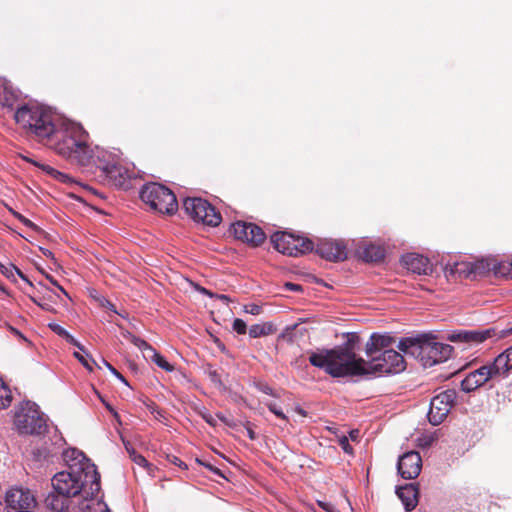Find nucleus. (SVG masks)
Listing matches in <instances>:
<instances>
[{
  "label": "nucleus",
  "instance_id": "46",
  "mask_svg": "<svg viewBox=\"0 0 512 512\" xmlns=\"http://www.w3.org/2000/svg\"><path fill=\"white\" fill-rule=\"evenodd\" d=\"M167 460L178 466L179 468H181L182 470H187L188 469V466L185 462H183L180 458H178L177 456L175 455H167Z\"/></svg>",
  "mask_w": 512,
  "mask_h": 512
},
{
  "label": "nucleus",
  "instance_id": "60",
  "mask_svg": "<svg viewBox=\"0 0 512 512\" xmlns=\"http://www.w3.org/2000/svg\"><path fill=\"white\" fill-rule=\"evenodd\" d=\"M43 254L47 257L53 256V253L48 249H43Z\"/></svg>",
  "mask_w": 512,
  "mask_h": 512
},
{
  "label": "nucleus",
  "instance_id": "7",
  "mask_svg": "<svg viewBox=\"0 0 512 512\" xmlns=\"http://www.w3.org/2000/svg\"><path fill=\"white\" fill-rule=\"evenodd\" d=\"M140 198L151 210L160 214L173 215L178 210L174 192L159 183L150 182L143 185L140 190Z\"/></svg>",
  "mask_w": 512,
  "mask_h": 512
},
{
  "label": "nucleus",
  "instance_id": "21",
  "mask_svg": "<svg viewBox=\"0 0 512 512\" xmlns=\"http://www.w3.org/2000/svg\"><path fill=\"white\" fill-rule=\"evenodd\" d=\"M395 342L394 337L390 333H372L369 340L365 345V353L367 356L381 353L393 345Z\"/></svg>",
  "mask_w": 512,
  "mask_h": 512
},
{
  "label": "nucleus",
  "instance_id": "55",
  "mask_svg": "<svg viewBox=\"0 0 512 512\" xmlns=\"http://www.w3.org/2000/svg\"><path fill=\"white\" fill-rule=\"evenodd\" d=\"M246 430H247V435H248L249 439L255 440L256 433L250 427H247Z\"/></svg>",
  "mask_w": 512,
  "mask_h": 512
},
{
  "label": "nucleus",
  "instance_id": "16",
  "mask_svg": "<svg viewBox=\"0 0 512 512\" xmlns=\"http://www.w3.org/2000/svg\"><path fill=\"white\" fill-rule=\"evenodd\" d=\"M231 231L236 239L253 246L260 245L266 238L264 231L253 223L237 221L231 225Z\"/></svg>",
  "mask_w": 512,
  "mask_h": 512
},
{
  "label": "nucleus",
  "instance_id": "22",
  "mask_svg": "<svg viewBox=\"0 0 512 512\" xmlns=\"http://www.w3.org/2000/svg\"><path fill=\"white\" fill-rule=\"evenodd\" d=\"M396 494L401 500L406 511H412L418 504L419 490L416 484L409 483L396 489Z\"/></svg>",
  "mask_w": 512,
  "mask_h": 512
},
{
  "label": "nucleus",
  "instance_id": "49",
  "mask_svg": "<svg viewBox=\"0 0 512 512\" xmlns=\"http://www.w3.org/2000/svg\"><path fill=\"white\" fill-rule=\"evenodd\" d=\"M284 288L286 290L292 291V292H302L303 287L300 284L292 283V282H286L284 284Z\"/></svg>",
  "mask_w": 512,
  "mask_h": 512
},
{
  "label": "nucleus",
  "instance_id": "37",
  "mask_svg": "<svg viewBox=\"0 0 512 512\" xmlns=\"http://www.w3.org/2000/svg\"><path fill=\"white\" fill-rule=\"evenodd\" d=\"M267 408L278 418L287 421V416L283 413L282 409L274 402H267Z\"/></svg>",
  "mask_w": 512,
  "mask_h": 512
},
{
  "label": "nucleus",
  "instance_id": "2",
  "mask_svg": "<svg viewBox=\"0 0 512 512\" xmlns=\"http://www.w3.org/2000/svg\"><path fill=\"white\" fill-rule=\"evenodd\" d=\"M89 135L80 124L63 121L53 139L45 144L60 156L76 162L81 166H90L95 155V148L88 144Z\"/></svg>",
  "mask_w": 512,
  "mask_h": 512
},
{
  "label": "nucleus",
  "instance_id": "27",
  "mask_svg": "<svg viewBox=\"0 0 512 512\" xmlns=\"http://www.w3.org/2000/svg\"><path fill=\"white\" fill-rule=\"evenodd\" d=\"M248 332L251 338H259L274 334L276 332V327L272 322H265L250 326Z\"/></svg>",
  "mask_w": 512,
  "mask_h": 512
},
{
  "label": "nucleus",
  "instance_id": "24",
  "mask_svg": "<svg viewBox=\"0 0 512 512\" xmlns=\"http://www.w3.org/2000/svg\"><path fill=\"white\" fill-rule=\"evenodd\" d=\"M0 103L3 107L13 111V113L18 109L19 106L26 104L21 99V92L18 89L8 85H5L3 88V92L0 95Z\"/></svg>",
  "mask_w": 512,
  "mask_h": 512
},
{
  "label": "nucleus",
  "instance_id": "53",
  "mask_svg": "<svg viewBox=\"0 0 512 512\" xmlns=\"http://www.w3.org/2000/svg\"><path fill=\"white\" fill-rule=\"evenodd\" d=\"M209 376H210V378H211V380H212L213 382H215V383H221V381H220V377H219V375H218V373H217V371H216V370H214V371H210V372H209Z\"/></svg>",
  "mask_w": 512,
  "mask_h": 512
},
{
  "label": "nucleus",
  "instance_id": "56",
  "mask_svg": "<svg viewBox=\"0 0 512 512\" xmlns=\"http://www.w3.org/2000/svg\"><path fill=\"white\" fill-rule=\"evenodd\" d=\"M106 408L113 414V416L118 419L119 418V415L118 413L113 409V407H111L109 404H106Z\"/></svg>",
  "mask_w": 512,
  "mask_h": 512
},
{
  "label": "nucleus",
  "instance_id": "18",
  "mask_svg": "<svg viewBox=\"0 0 512 512\" xmlns=\"http://www.w3.org/2000/svg\"><path fill=\"white\" fill-rule=\"evenodd\" d=\"M422 469V459L417 451H409L399 457L397 463L398 474L406 480L418 477Z\"/></svg>",
  "mask_w": 512,
  "mask_h": 512
},
{
  "label": "nucleus",
  "instance_id": "40",
  "mask_svg": "<svg viewBox=\"0 0 512 512\" xmlns=\"http://www.w3.org/2000/svg\"><path fill=\"white\" fill-rule=\"evenodd\" d=\"M256 389L266 395L273 396V397H279L274 389L269 386L267 383L259 382L255 385Z\"/></svg>",
  "mask_w": 512,
  "mask_h": 512
},
{
  "label": "nucleus",
  "instance_id": "14",
  "mask_svg": "<svg viewBox=\"0 0 512 512\" xmlns=\"http://www.w3.org/2000/svg\"><path fill=\"white\" fill-rule=\"evenodd\" d=\"M456 398L457 392L455 389H447L434 396L430 401L427 414L429 422L434 426L441 424L453 407Z\"/></svg>",
  "mask_w": 512,
  "mask_h": 512
},
{
  "label": "nucleus",
  "instance_id": "52",
  "mask_svg": "<svg viewBox=\"0 0 512 512\" xmlns=\"http://www.w3.org/2000/svg\"><path fill=\"white\" fill-rule=\"evenodd\" d=\"M318 504L321 508H323L327 512H334V506L327 502L318 501Z\"/></svg>",
  "mask_w": 512,
  "mask_h": 512
},
{
  "label": "nucleus",
  "instance_id": "58",
  "mask_svg": "<svg viewBox=\"0 0 512 512\" xmlns=\"http://www.w3.org/2000/svg\"><path fill=\"white\" fill-rule=\"evenodd\" d=\"M358 433H359V431H358V430H352V431H350V438H351L352 440H355V439L357 438V436H358Z\"/></svg>",
  "mask_w": 512,
  "mask_h": 512
},
{
  "label": "nucleus",
  "instance_id": "43",
  "mask_svg": "<svg viewBox=\"0 0 512 512\" xmlns=\"http://www.w3.org/2000/svg\"><path fill=\"white\" fill-rule=\"evenodd\" d=\"M102 362L117 379H119L125 385H129L125 377L119 373L108 361L102 359Z\"/></svg>",
  "mask_w": 512,
  "mask_h": 512
},
{
  "label": "nucleus",
  "instance_id": "9",
  "mask_svg": "<svg viewBox=\"0 0 512 512\" xmlns=\"http://www.w3.org/2000/svg\"><path fill=\"white\" fill-rule=\"evenodd\" d=\"M367 375L398 374L405 370L406 362L401 353L394 349H386L378 354L367 356Z\"/></svg>",
  "mask_w": 512,
  "mask_h": 512
},
{
  "label": "nucleus",
  "instance_id": "28",
  "mask_svg": "<svg viewBox=\"0 0 512 512\" xmlns=\"http://www.w3.org/2000/svg\"><path fill=\"white\" fill-rule=\"evenodd\" d=\"M384 250L378 245H367L362 252V258L366 262H377L384 258Z\"/></svg>",
  "mask_w": 512,
  "mask_h": 512
},
{
  "label": "nucleus",
  "instance_id": "1",
  "mask_svg": "<svg viewBox=\"0 0 512 512\" xmlns=\"http://www.w3.org/2000/svg\"><path fill=\"white\" fill-rule=\"evenodd\" d=\"M63 458L68 470L52 477V491L44 499L45 507L51 512L65 511L69 500L76 496L93 499L101 489L97 467L82 451L68 449L64 451Z\"/></svg>",
  "mask_w": 512,
  "mask_h": 512
},
{
  "label": "nucleus",
  "instance_id": "4",
  "mask_svg": "<svg viewBox=\"0 0 512 512\" xmlns=\"http://www.w3.org/2000/svg\"><path fill=\"white\" fill-rule=\"evenodd\" d=\"M397 348L404 354L416 358L424 367L445 362L453 352L451 345L437 342L434 337L425 334L401 338Z\"/></svg>",
  "mask_w": 512,
  "mask_h": 512
},
{
  "label": "nucleus",
  "instance_id": "32",
  "mask_svg": "<svg viewBox=\"0 0 512 512\" xmlns=\"http://www.w3.org/2000/svg\"><path fill=\"white\" fill-rule=\"evenodd\" d=\"M11 401V390L0 378V410L7 408L11 404Z\"/></svg>",
  "mask_w": 512,
  "mask_h": 512
},
{
  "label": "nucleus",
  "instance_id": "38",
  "mask_svg": "<svg viewBox=\"0 0 512 512\" xmlns=\"http://www.w3.org/2000/svg\"><path fill=\"white\" fill-rule=\"evenodd\" d=\"M232 328L236 333L240 335L245 334L247 332V324L244 320L240 318H236L233 321Z\"/></svg>",
  "mask_w": 512,
  "mask_h": 512
},
{
  "label": "nucleus",
  "instance_id": "8",
  "mask_svg": "<svg viewBox=\"0 0 512 512\" xmlns=\"http://www.w3.org/2000/svg\"><path fill=\"white\" fill-rule=\"evenodd\" d=\"M14 423L21 434L41 435L48 427L45 415L32 401H23L15 408Z\"/></svg>",
  "mask_w": 512,
  "mask_h": 512
},
{
  "label": "nucleus",
  "instance_id": "61",
  "mask_svg": "<svg viewBox=\"0 0 512 512\" xmlns=\"http://www.w3.org/2000/svg\"><path fill=\"white\" fill-rule=\"evenodd\" d=\"M0 291H2V292H4V293H6L5 288H4V287H2V286H0Z\"/></svg>",
  "mask_w": 512,
  "mask_h": 512
},
{
  "label": "nucleus",
  "instance_id": "10",
  "mask_svg": "<svg viewBox=\"0 0 512 512\" xmlns=\"http://www.w3.org/2000/svg\"><path fill=\"white\" fill-rule=\"evenodd\" d=\"M183 208L195 222L211 227H216L221 223V214L203 198L186 197L183 199Z\"/></svg>",
  "mask_w": 512,
  "mask_h": 512
},
{
  "label": "nucleus",
  "instance_id": "15",
  "mask_svg": "<svg viewBox=\"0 0 512 512\" xmlns=\"http://www.w3.org/2000/svg\"><path fill=\"white\" fill-rule=\"evenodd\" d=\"M495 366L490 362L486 365L479 367L478 369L471 371L467 374V376L461 381V389L464 392H472L484 385L491 379L500 378V375L494 372Z\"/></svg>",
  "mask_w": 512,
  "mask_h": 512
},
{
  "label": "nucleus",
  "instance_id": "30",
  "mask_svg": "<svg viewBox=\"0 0 512 512\" xmlns=\"http://www.w3.org/2000/svg\"><path fill=\"white\" fill-rule=\"evenodd\" d=\"M494 276L505 279H512V261H501L496 260Z\"/></svg>",
  "mask_w": 512,
  "mask_h": 512
},
{
  "label": "nucleus",
  "instance_id": "26",
  "mask_svg": "<svg viewBox=\"0 0 512 512\" xmlns=\"http://www.w3.org/2000/svg\"><path fill=\"white\" fill-rule=\"evenodd\" d=\"M309 362L312 366L324 370L329 375L331 349H321L316 352H310Z\"/></svg>",
  "mask_w": 512,
  "mask_h": 512
},
{
  "label": "nucleus",
  "instance_id": "6",
  "mask_svg": "<svg viewBox=\"0 0 512 512\" xmlns=\"http://www.w3.org/2000/svg\"><path fill=\"white\" fill-rule=\"evenodd\" d=\"M367 363L356 352L349 351L346 347H334L331 349V366L329 375L333 378L354 377L367 375Z\"/></svg>",
  "mask_w": 512,
  "mask_h": 512
},
{
  "label": "nucleus",
  "instance_id": "45",
  "mask_svg": "<svg viewBox=\"0 0 512 512\" xmlns=\"http://www.w3.org/2000/svg\"><path fill=\"white\" fill-rule=\"evenodd\" d=\"M88 512H111L105 502L99 501L93 507H88Z\"/></svg>",
  "mask_w": 512,
  "mask_h": 512
},
{
  "label": "nucleus",
  "instance_id": "20",
  "mask_svg": "<svg viewBox=\"0 0 512 512\" xmlns=\"http://www.w3.org/2000/svg\"><path fill=\"white\" fill-rule=\"evenodd\" d=\"M401 263L407 270L418 275H429L433 271L430 260L417 253H407L403 255Z\"/></svg>",
  "mask_w": 512,
  "mask_h": 512
},
{
  "label": "nucleus",
  "instance_id": "44",
  "mask_svg": "<svg viewBox=\"0 0 512 512\" xmlns=\"http://www.w3.org/2000/svg\"><path fill=\"white\" fill-rule=\"evenodd\" d=\"M196 290L199 291L201 294H204V295H207L209 296L210 298H213L215 297V294L212 293L211 291L207 290L206 288L204 287H201L199 285H196ZM216 297H218L219 299L223 300V301H228V296L227 295H216Z\"/></svg>",
  "mask_w": 512,
  "mask_h": 512
},
{
  "label": "nucleus",
  "instance_id": "12",
  "mask_svg": "<svg viewBox=\"0 0 512 512\" xmlns=\"http://www.w3.org/2000/svg\"><path fill=\"white\" fill-rule=\"evenodd\" d=\"M495 265L496 259L494 258H482L475 262L448 261L445 265V272L451 276L458 275L459 277L475 279L490 272L494 274Z\"/></svg>",
  "mask_w": 512,
  "mask_h": 512
},
{
  "label": "nucleus",
  "instance_id": "57",
  "mask_svg": "<svg viewBox=\"0 0 512 512\" xmlns=\"http://www.w3.org/2000/svg\"><path fill=\"white\" fill-rule=\"evenodd\" d=\"M151 412H152L153 414H156V417H157V418H158V417H163L162 411H160V410H158V409H156V408H151Z\"/></svg>",
  "mask_w": 512,
  "mask_h": 512
},
{
  "label": "nucleus",
  "instance_id": "42",
  "mask_svg": "<svg viewBox=\"0 0 512 512\" xmlns=\"http://www.w3.org/2000/svg\"><path fill=\"white\" fill-rule=\"evenodd\" d=\"M130 458L135 464H137L140 467H143V468L150 467V463L146 460V458L143 455L139 454L138 452H136L134 455L130 456Z\"/></svg>",
  "mask_w": 512,
  "mask_h": 512
},
{
  "label": "nucleus",
  "instance_id": "23",
  "mask_svg": "<svg viewBox=\"0 0 512 512\" xmlns=\"http://www.w3.org/2000/svg\"><path fill=\"white\" fill-rule=\"evenodd\" d=\"M469 332V344H480L485 340L498 337L503 338L509 334H512V326L508 329H502L497 331L496 328H485V329H474L468 330Z\"/></svg>",
  "mask_w": 512,
  "mask_h": 512
},
{
  "label": "nucleus",
  "instance_id": "13",
  "mask_svg": "<svg viewBox=\"0 0 512 512\" xmlns=\"http://www.w3.org/2000/svg\"><path fill=\"white\" fill-rule=\"evenodd\" d=\"M35 505V497L29 489L13 487L6 492L5 503L0 501V512L29 511Z\"/></svg>",
  "mask_w": 512,
  "mask_h": 512
},
{
  "label": "nucleus",
  "instance_id": "25",
  "mask_svg": "<svg viewBox=\"0 0 512 512\" xmlns=\"http://www.w3.org/2000/svg\"><path fill=\"white\" fill-rule=\"evenodd\" d=\"M495 366V373L500 375V378H506L512 369V345L500 353L493 361Z\"/></svg>",
  "mask_w": 512,
  "mask_h": 512
},
{
  "label": "nucleus",
  "instance_id": "36",
  "mask_svg": "<svg viewBox=\"0 0 512 512\" xmlns=\"http://www.w3.org/2000/svg\"><path fill=\"white\" fill-rule=\"evenodd\" d=\"M74 356L89 370H92V366L90 364V360L92 363H95L93 359H91L90 355L86 352V350H80V352H75Z\"/></svg>",
  "mask_w": 512,
  "mask_h": 512
},
{
  "label": "nucleus",
  "instance_id": "48",
  "mask_svg": "<svg viewBox=\"0 0 512 512\" xmlns=\"http://www.w3.org/2000/svg\"><path fill=\"white\" fill-rule=\"evenodd\" d=\"M197 462H198L200 465H202V466L206 467L207 469H209V470H210L211 472H213L214 474H216V475H218V476H221V477H224V476H223V474L221 473V471H220L218 468H216V467L212 466L210 463H208V462H206V461H203V460H200V459H197Z\"/></svg>",
  "mask_w": 512,
  "mask_h": 512
},
{
  "label": "nucleus",
  "instance_id": "41",
  "mask_svg": "<svg viewBox=\"0 0 512 512\" xmlns=\"http://www.w3.org/2000/svg\"><path fill=\"white\" fill-rule=\"evenodd\" d=\"M243 311L251 315H260L262 313V307L255 303L246 304L243 307Z\"/></svg>",
  "mask_w": 512,
  "mask_h": 512
},
{
  "label": "nucleus",
  "instance_id": "29",
  "mask_svg": "<svg viewBox=\"0 0 512 512\" xmlns=\"http://www.w3.org/2000/svg\"><path fill=\"white\" fill-rule=\"evenodd\" d=\"M48 327L58 336L64 338L69 344L76 346L79 350H84V347L61 325L57 323H49Z\"/></svg>",
  "mask_w": 512,
  "mask_h": 512
},
{
  "label": "nucleus",
  "instance_id": "35",
  "mask_svg": "<svg viewBox=\"0 0 512 512\" xmlns=\"http://www.w3.org/2000/svg\"><path fill=\"white\" fill-rule=\"evenodd\" d=\"M41 168L43 171H45L47 174L51 175L52 177L59 179L63 182H67L69 177L66 174H63L62 172L56 170L55 168L51 167L50 165L43 164L41 165Z\"/></svg>",
  "mask_w": 512,
  "mask_h": 512
},
{
  "label": "nucleus",
  "instance_id": "11",
  "mask_svg": "<svg viewBox=\"0 0 512 512\" xmlns=\"http://www.w3.org/2000/svg\"><path fill=\"white\" fill-rule=\"evenodd\" d=\"M271 243L278 252L293 257L314 250V243L310 239L287 232H275L271 235Z\"/></svg>",
  "mask_w": 512,
  "mask_h": 512
},
{
  "label": "nucleus",
  "instance_id": "17",
  "mask_svg": "<svg viewBox=\"0 0 512 512\" xmlns=\"http://www.w3.org/2000/svg\"><path fill=\"white\" fill-rule=\"evenodd\" d=\"M314 250L321 258L329 261H343L347 257L346 246L340 240L320 239L314 245Z\"/></svg>",
  "mask_w": 512,
  "mask_h": 512
},
{
  "label": "nucleus",
  "instance_id": "51",
  "mask_svg": "<svg viewBox=\"0 0 512 512\" xmlns=\"http://www.w3.org/2000/svg\"><path fill=\"white\" fill-rule=\"evenodd\" d=\"M46 278L51 282V284H53L54 286H56L63 294H65L66 296H68L67 292L65 291V289L58 284V282L50 275H47Z\"/></svg>",
  "mask_w": 512,
  "mask_h": 512
},
{
  "label": "nucleus",
  "instance_id": "31",
  "mask_svg": "<svg viewBox=\"0 0 512 512\" xmlns=\"http://www.w3.org/2000/svg\"><path fill=\"white\" fill-rule=\"evenodd\" d=\"M0 272L3 275H5L7 278L13 277L14 272H15L22 280H24L25 282H27L29 285L32 286V283L29 281L27 276L20 269H18L16 266H14L11 263L5 265L0 262Z\"/></svg>",
  "mask_w": 512,
  "mask_h": 512
},
{
  "label": "nucleus",
  "instance_id": "47",
  "mask_svg": "<svg viewBox=\"0 0 512 512\" xmlns=\"http://www.w3.org/2000/svg\"><path fill=\"white\" fill-rule=\"evenodd\" d=\"M13 215L19 220L21 221L26 227H29V228H35V224L30 221L29 219H27L26 217H24L23 215H21L20 213L18 212H15L13 211Z\"/></svg>",
  "mask_w": 512,
  "mask_h": 512
},
{
  "label": "nucleus",
  "instance_id": "34",
  "mask_svg": "<svg viewBox=\"0 0 512 512\" xmlns=\"http://www.w3.org/2000/svg\"><path fill=\"white\" fill-rule=\"evenodd\" d=\"M360 341V337L355 332L347 333V340L344 344L338 345L337 347H346L349 351H354L356 349L357 344Z\"/></svg>",
  "mask_w": 512,
  "mask_h": 512
},
{
  "label": "nucleus",
  "instance_id": "59",
  "mask_svg": "<svg viewBox=\"0 0 512 512\" xmlns=\"http://www.w3.org/2000/svg\"><path fill=\"white\" fill-rule=\"evenodd\" d=\"M296 412L302 416H306V411L304 409H302L301 407H297Z\"/></svg>",
  "mask_w": 512,
  "mask_h": 512
},
{
  "label": "nucleus",
  "instance_id": "39",
  "mask_svg": "<svg viewBox=\"0 0 512 512\" xmlns=\"http://www.w3.org/2000/svg\"><path fill=\"white\" fill-rule=\"evenodd\" d=\"M338 443L342 450L349 455H353V447L349 443V439L347 436L342 435L338 438Z\"/></svg>",
  "mask_w": 512,
  "mask_h": 512
},
{
  "label": "nucleus",
  "instance_id": "5",
  "mask_svg": "<svg viewBox=\"0 0 512 512\" xmlns=\"http://www.w3.org/2000/svg\"><path fill=\"white\" fill-rule=\"evenodd\" d=\"M118 160V155L115 152L96 146L95 155L90 165L99 170L98 177L104 184L127 190L131 187L132 172L120 165Z\"/></svg>",
  "mask_w": 512,
  "mask_h": 512
},
{
  "label": "nucleus",
  "instance_id": "50",
  "mask_svg": "<svg viewBox=\"0 0 512 512\" xmlns=\"http://www.w3.org/2000/svg\"><path fill=\"white\" fill-rule=\"evenodd\" d=\"M123 444L129 456H132L137 452L129 441H125L123 439Z\"/></svg>",
  "mask_w": 512,
  "mask_h": 512
},
{
  "label": "nucleus",
  "instance_id": "33",
  "mask_svg": "<svg viewBox=\"0 0 512 512\" xmlns=\"http://www.w3.org/2000/svg\"><path fill=\"white\" fill-rule=\"evenodd\" d=\"M447 339L451 342L469 344V332L465 329L455 330L448 334Z\"/></svg>",
  "mask_w": 512,
  "mask_h": 512
},
{
  "label": "nucleus",
  "instance_id": "3",
  "mask_svg": "<svg viewBox=\"0 0 512 512\" xmlns=\"http://www.w3.org/2000/svg\"><path fill=\"white\" fill-rule=\"evenodd\" d=\"M14 120L27 134L44 144L53 139V134L63 122L50 109L34 102L19 106L14 112Z\"/></svg>",
  "mask_w": 512,
  "mask_h": 512
},
{
  "label": "nucleus",
  "instance_id": "19",
  "mask_svg": "<svg viewBox=\"0 0 512 512\" xmlns=\"http://www.w3.org/2000/svg\"><path fill=\"white\" fill-rule=\"evenodd\" d=\"M128 339L143 352V355L146 359H150L153 361L158 367L161 369L172 372L174 370V366L170 364L160 353L156 351L147 341L137 337L135 335L129 334Z\"/></svg>",
  "mask_w": 512,
  "mask_h": 512
},
{
  "label": "nucleus",
  "instance_id": "54",
  "mask_svg": "<svg viewBox=\"0 0 512 512\" xmlns=\"http://www.w3.org/2000/svg\"><path fill=\"white\" fill-rule=\"evenodd\" d=\"M33 302L35 304H37L39 307H41L42 309L46 310V311H51L52 310V307L49 305V304H41L40 302H38L36 299L32 298Z\"/></svg>",
  "mask_w": 512,
  "mask_h": 512
}]
</instances>
